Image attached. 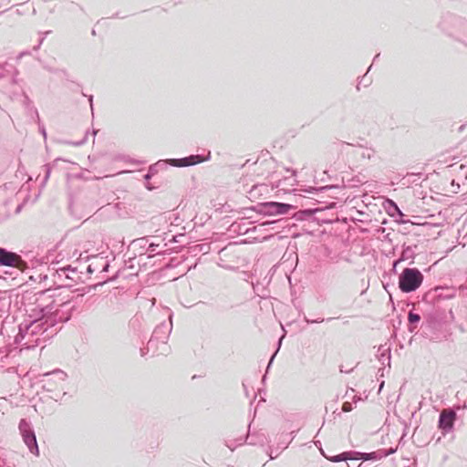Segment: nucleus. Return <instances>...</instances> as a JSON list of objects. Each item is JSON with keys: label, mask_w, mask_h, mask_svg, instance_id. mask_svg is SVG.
<instances>
[{"label": "nucleus", "mask_w": 467, "mask_h": 467, "mask_svg": "<svg viewBox=\"0 0 467 467\" xmlns=\"http://www.w3.org/2000/svg\"><path fill=\"white\" fill-rule=\"evenodd\" d=\"M41 133L43 134V136L46 138L47 134H46V130L44 128L41 129Z\"/></svg>", "instance_id": "nucleus-31"}, {"label": "nucleus", "mask_w": 467, "mask_h": 467, "mask_svg": "<svg viewBox=\"0 0 467 467\" xmlns=\"http://www.w3.org/2000/svg\"><path fill=\"white\" fill-rule=\"evenodd\" d=\"M109 263H108V262H104V265H103V266H102V270H101V271H102V272H107V271H108V269H109Z\"/></svg>", "instance_id": "nucleus-25"}, {"label": "nucleus", "mask_w": 467, "mask_h": 467, "mask_svg": "<svg viewBox=\"0 0 467 467\" xmlns=\"http://www.w3.org/2000/svg\"><path fill=\"white\" fill-rule=\"evenodd\" d=\"M87 140V135L84 137L83 140H81L80 141H76V142H68V144H71L73 146H81L82 144H84Z\"/></svg>", "instance_id": "nucleus-23"}, {"label": "nucleus", "mask_w": 467, "mask_h": 467, "mask_svg": "<svg viewBox=\"0 0 467 467\" xmlns=\"http://www.w3.org/2000/svg\"><path fill=\"white\" fill-rule=\"evenodd\" d=\"M157 165H158V163L150 167L149 172L151 173V175H153L157 172Z\"/></svg>", "instance_id": "nucleus-24"}, {"label": "nucleus", "mask_w": 467, "mask_h": 467, "mask_svg": "<svg viewBox=\"0 0 467 467\" xmlns=\"http://www.w3.org/2000/svg\"><path fill=\"white\" fill-rule=\"evenodd\" d=\"M210 159V153L206 158L202 157L201 155H190L185 158L181 159H170L168 160V162L175 167H189L192 166L198 163H202L204 161H207Z\"/></svg>", "instance_id": "nucleus-8"}, {"label": "nucleus", "mask_w": 467, "mask_h": 467, "mask_svg": "<svg viewBox=\"0 0 467 467\" xmlns=\"http://www.w3.org/2000/svg\"><path fill=\"white\" fill-rule=\"evenodd\" d=\"M379 57V54L376 55L375 57H374V61Z\"/></svg>", "instance_id": "nucleus-34"}, {"label": "nucleus", "mask_w": 467, "mask_h": 467, "mask_svg": "<svg viewBox=\"0 0 467 467\" xmlns=\"http://www.w3.org/2000/svg\"><path fill=\"white\" fill-rule=\"evenodd\" d=\"M304 319H305V321H306L307 324L322 323V322L324 321V318L312 320V319L307 318L306 317H305V318H304Z\"/></svg>", "instance_id": "nucleus-21"}, {"label": "nucleus", "mask_w": 467, "mask_h": 467, "mask_svg": "<svg viewBox=\"0 0 467 467\" xmlns=\"http://www.w3.org/2000/svg\"><path fill=\"white\" fill-rule=\"evenodd\" d=\"M44 308L51 309L50 310L51 313H48V314L51 317H56L57 323V322H67L69 319V315L65 314L63 312L64 308H67V309L68 308V303H64V304L60 305L59 307H55V306L53 304L47 305Z\"/></svg>", "instance_id": "nucleus-10"}, {"label": "nucleus", "mask_w": 467, "mask_h": 467, "mask_svg": "<svg viewBox=\"0 0 467 467\" xmlns=\"http://www.w3.org/2000/svg\"><path fill=\"white\" fill-rule=\"evenodd\" d=\"M414 256H415V252H414V249L410 246H407L405 247L403 250H402V253H401V255H400V258L396 261L394 263V266L397 265V264L400 262V261H407V260H410V264H412L413 263V259H414Z\"/></svg>", "instance_id": "nucleus-11"}, {"label": "nucleus", "mask_w": 467, "mask_h": 467, "mask_svg": "<svg viewBox=\"0 0 467 467\" xmlns=\"http://www.w3.org/2000/svg\"><path fill=\"white\" fill-rule=\"evenodd\" d=\"M2 67V65L0 64V68Z\"/></svg>", "instance_id": "nucleus-36"}, {"label": "nucleus", "mask_w": 467, "mask_h": 467, "mask_svg": "<svg viewBox=\"0 0 467 467\" xmlns=\"http://www.w3.org/2000/svg\"><path fill=\"white\" fill-rule=\"evenodd\" d=\"M359 155L362 159L370 160L374 157L375 151L369 148H359Z\"/></svg>", "instance_id": "nucleus-13"}, {"label": "nucleus", "mask_w": 467, "mask_h": 467, "mask_svg": "<svg viewBox=\"0 0 467 467\" xmlns=\"http://www.w3.org/2000/svg\"><path fill=\"white\" fill-rule=\"evenodd\" d=\"M159 246V244L151 243L148 247V252L150 254L148 255L149 258L152 257L154 255V253L156 252V248Z\"/></svg>", "instance_id": "nucleus-17"}, {"label": "nucleus", "mask_w": 467, "mask_h": 467, "mask_svg": "<svg viewBox=\"0 0 467 467\" xmlns=\"http://www.w3.org/2000/svg\"><path fill=\"white\" fill-rule=\"evenodd\" d=\"M151 177H152V175L149 171H148L147 174L144 175V179L147 180V181L150 180Z\"/></svg>", "instance_id": "nucleus-29"}, {"label": "nucleus", "mask_w": 467, "mask_h": 467, "mask_svg": "<svg viewBox=\"0 0 467 467\" xmlns=\"http://www.w3.org/2000/svg\"><path fill=\"white\" fill-rule=\"evenodd\" d=\"M420 320V316L419 314H416L412 311L409 312L408 321L410 325H412L414 323H418Z\"/></svg>", "instance_id": "nucleus-16"}, {"label": "nucleus", "mask_w": 467, "mask_h": 467, "mask_svg": "<svg viewBox=\"0 0 467 467\" xmlns=\"http://www.w3.org/2000/svg\"><path fill=\"white\" fill-rule=\"evenodd\" d=\"M50 308H41V317L32 319L31 317L25 319L18 327V333L16 340L27 348H33L40 345L50 337L47 333L49 327L57 324L56 317H51L48 313Z\"/></svg>", "instance_id": "nucleus-1"}, {"label": "nucleus", "mask_w": 467, "mask_h": 467, "mask_svg": "<svg viewBox=\"0 0 467 467\" xmlns=\"http://www.w3.org/2000/svg\"><path fill=\"white\" fill-rule=\"evenodd\" d=\"M401 467H414V462L410 459H402Z\"/></svg>", "instance_id": "nucleus-20"}, {"label": "nucleus", "mask_w": 467, "mask_h": 467, "mask_svg": "<svg viewBox=\"0 0 467 467\" xmlns=\"http://www.w3.org/2000/svg\"><path fill=\"white\" fill-rule=\"evenodd\" d=\"M353 451H345L338 455L331 457L329 460L333 462H339L348 460H353Z\"/></svg>", "instance_id": "nucleus-12"}, {"label": "nucleus", "mask_w": 467, "mask_h": 467, "mask_svg": "<svg viewBox=\"0 0 467 467\" xmlns=\"http://www.w3.org/2000/svg\"><path fill=\"white\" fill-rule=\"evenodd\" d=\"M397 451V448H390L389 450H379L378 451L373 452H358L353 451V460H362V461H369V460H379L383 457H387Z\"/></svg>", "instance_id": "nucleus-9"}, {"label": "nucleus", "mask_w": 467, "mask_h": 467, "mask_svg": "<svg viewBox=\"0 0 467 467\" xmlns=\"http://www.w3.org/2000/svg\"><path fill=\"white\" fill-rule=\"evenodd\" d=\"M423 281V275L417 268H405L399 277V287L404 293L416 291Z\"/></svg>", "instance_id": "nucleus-2"}, {"label": "nucleus", "mask_w": 467, "mask_h": 467, "mask_svg": "<svg viewBox=\"0 0 467 467\" xmlns=\"http://www.w3.org/2000/svg\"><path fill=\"white\" fill-rule=\"evenodd\" d=\"M282 339H283V337L279 339V342H278V348H280V345H281ZM277 349H279V348H277ZM277 351H278V350H276L275 352H277ZM275 355H276V353H275V354L271 357L270 361H269L268 366H267V369L270 368V366H271V364H272V362H273V360H274V358H275Z\"/></svg>", "instance_id": "nucleus-22"}, {"label": "nucleus", "mask_w": 467, "mask_h": 467, "mask_svg": "<svg viewBox=\"0 0 467 467\" xmlns=\"http://www.w3.org/2000/svg\"><path fill=\"white\" fill-rule=\"evenodd\" d=\"M165 327H165L164 325H162L161 327H159L157 329H155V331H154V333H153V334H154V336H156V335L160 332V330H161V328H165Z\"/></svg>", "instance_id": "nucleus-26"}, {"label": "nucleus", "mask_w": 467, "mask_h": 467, "mask_svg": "<svg viewBox=\"0 0 467 467\" xmlns=\"http://www.w3.org/2000/svg\"><path fill=\"white\" fill-rule=\"evenodd\" d=\"M88 101L90 103L91 109H93V96H89Z\"/></svg>", "instance_id": "nucleus-28"}, {"label": "nucleus", "mask_w": 467, "mask_h": 467, "mask_svg": "<svg viewBox=\"0 0 467 467\" xmlns=\"http://www.w3.org/2000/svg\"><path fill=\"white\" fill-rule=\"evenodd\" d=\"M43 377L44 388L47 391H54L56 389H64L67 375L61 369H55L45 373Z\"/></svg>", "instance_id": "nucleus-4"}, {"label": "nucleus", "mask_w": 467, "mask_h": 467, "mask_svg": "<svg viewBox=\"0 0 467 467\" xmlns=\"http://www.w3.org/2000/svg\"><path fill=\"white\" fill-rule=\"evenodd\" d=\"M0 265L23 269L26 267V263L17 254L0 248Z\"/></svg>", "instance_id": "nucleus-6"}, {"label": "nucleus", "mask_w": 467, "mask_h": 467, "mask_svg": "<svg viewBox=\"0 0 467 467\" xmlns=\"http://www.w3.org/2000/svg\"><path fill=\"white\" fill-rule=\"evenodd\" d=\"M61 272H63L66 275V277L71 280L76 279L77 271L74 268H71L70 266L64 267L60 269Z\"/></svg>", "instance_id": "nucleus-14"}, {"label": "nucleus", "mask_w": 467, "mask_h": 467, "mask_svg": "<svg viewBox=\"0 0 467 467\" xmlns=\"http://www.w3.org/2000/svg\"><path fill=\"white\" fill-rule=\"evenodd\" d=\"M332 319H333V317H328L327 320V321H330V320H332Z\"/></svg>", "instance_id": "nucleus-35"}, {"label": "nucleus", "mask_w": 467, "mask_h": 467, "mask_svg": "<svg viewBox=\"0 0 467 467\" xmlns=\"http://www.w3.org/2000/svg\"><path fill=\"white\" fill-rule=\"evenodd\" d=\"M18 430L29 451L37 456L39 454L38 445L31 423L26 419H22L19 422Z\"/></svg>", "instance_id": "nucleus-3"}, {"label": "nucleus", "mask_w": 467, "mask_h": 467, "mask_svg": "<svg viewBox=\"0 0 467 467\" xmlns=\"http://www.w3.org/2000/svg\"><path fill=\"white\" fill-rule=\"evenodd\" d=\"M43 169L45 171V176H44L43 181L41 182V186L42 187H44L47 184V181H48V179L50 177V173H51V169L52 168H51V166L49 164H46V165L43 166Z\"/></svg>", "instance_id": "nucleus-15"}, {"label": "nucleus", "mask_w": 467, "mask_h": 467, "mask_svg": "<svg viewBox=\"0 0 467 467\" xmlns=\"http://www.w3.org/2000/svg\"><path fill=\"white\" fill-rule=\"evenodd\" d=\"M383 385H384V382H381L380 386H379V390L382 389Z\"/></svg>", "instance_id": "nucleus-33"}, {"label": "nucleus", "mask_w": 467, "mask_h": 467, "mask_svg": "<svg viewBox=\"0 0 467 467\" xmlns=\"http://www.w3.org/2000/svg\"><path fill=\"white\" fill-rule=\"evenodd\" d=\"M456 419V412L452 410H443L439 417V428L445 434L451 431Z\"/></svg>", "instance_id": "nucleus-7"}, {"label": "nucleus", "mask_w": 467, "mask_h": 467, "mask_svg": "<svg viewBox=\"0 0 467 467\" xmlns=\"http://www.w3.org/2000/svg\"><path fill=\"white\" fill-rule=\"evenodd\" d=\"M380 356L383 360L386 359L389 362V360H390L389 348H384L382 353L380 354Z\"/></svg>", "instance_id": "nucleus-18"}, {"label": "nucleus", "mask_w": 467, "mask_h": 467, "mask_svg": "<svg viewBox=\"0 0 467 467\" xmlns=\"http://www.w3.org/2000/svg\"><path fill=\"white\" fill-rule=\"evenodd\" d=\"M352 410H353V407H352V404H351L350 402L346 401V402H344V403H343V405H342V410H343L344 412H349V411H351Z\"/></svg>", "instance_id": "nucleus-19"}, {"label": "nucleus", "mask_w": 467, "mask_h": 467, "mask_svg": "<svg viewBox=\"0 0 467 467\" xmlns=\"http://www.w3.org/2000/svg\"><path fill=\"white\" fill-rule=\"evenodd\" d=\"M291 209H293V205L291 204L277 202H267L261 204L259 213L265 215L286 214Z\"/></svg>", "instance_id": "nucleus-5"}, {"label": "nucleus", "mask_w": 467, "mask_h": 467, "mask_svg": "<svg viewBox=\"0 0 467 467\" xmlns=\"http://www.w3.org/2000/svg\"><path fill=\"white\" fill-rule=\"evenodd\" d=\"M94 271H95V270L92 268V265H91L88 266V273H93Z\"/></svg>", "instance_id": "nucleus-30"}, {"label": "nucleus", "mask_w": 467, "mask_h": 467, "mask_svg": "<svg viewBox=\"0 0 467 467\" xmlns=\"http://www.w3.org/2000/svg\"><path fill=\"white\" fill-rule=\"evenodd\" d=\"M43 40H44V37H42L40 40H39V43L36 47H34L35 50H37L39 48V47L41 46V44L43 43Z\"/></svg>", "instance_id": "nucleus-27"}, {"label": "nucleus", "mask_w": 467, "mask_h": 467, "mask_svg": "<svg viewBox=\"0 0 467 467\" xmlns=\"http://www.w3.org/2000/svg\"><path fill=\"white\" fill-rule=\"evenodd\" d=\"M152 343H153V338L151 337V338L149 340L148 345H151Z\"/></svg>", "instance_id": "nucleus-32"}]
</instances>
